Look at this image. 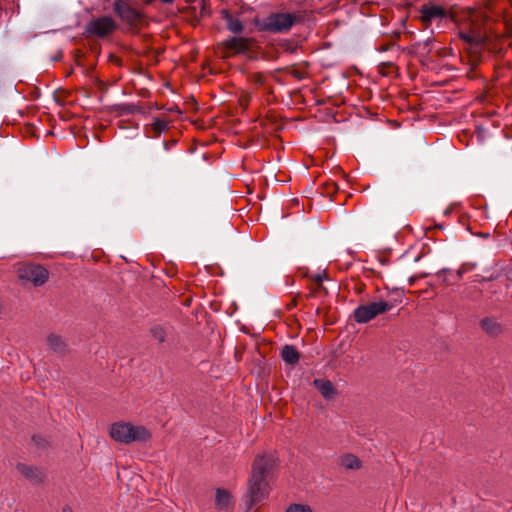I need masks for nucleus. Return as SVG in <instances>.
<instances>
[{
	"label": "nucleus",
	"mask_w": 512,
	"mask_h": 512,
	"mask_svg": "<svg viewBox=\"0 0 512 512\" xmlns=\"http://www.w3.org/2000/svg\"><path fill=\"white\" fill-rule=\"evenodd\" d=\"M326 278V274L318 273L315 276H313V280L320 286L323 282V280Z\"/></svg>",
	"instance_id": "5701e85b"
},
{
	"label": "nucleus",
	"mask_w": 512,
	"mask_h": 512,
	"mask_svg": "<svg viewBox=\"0 0 512 512\" xmlns=\"http://www.w3.org/2000/svg\"><path fill=\"white\" fill-rule=\"evenodd\" d=\"M62 512H73V510L71 509L70 506H65L63 507Z\"/></svg>",
	"instance_id": "a878e982"
},
{
	"label": "nucleus",
	"mask_w": 512,
	"mask_h": 512,
	"mask_svg": "<svg viewBox=\"0 0 512 512\" xmlns=\"http://www.w3.org/2000/svg\"><path fill=\"white\" fill-rule=\"evenodd\" d=\"M49 272L38 264H27L19 269V278L32 282L34 286H41L47 282Z\"/></svg>",
	"instance_id": "0eeeda50"
},
{
	"label": "nucleus",
	"mask_w": 512,
	"mask_h": 512,
	"mask_svg": "<svg viewBox=\"0 0 512 512\" xmlns=\"http://www.w3.org/2000/svg\"><path fill=\"white\" fill-rule=\"evenodd\" d=\"M168 128V122L166 120L155 118L152 123V129L155 131L156 135L159 136L162 132L166 131Z\"/></svg>",
	"instance_id": "4be33fe9"
},
{
	"label": "nucleus",
	"mask_w": 512,
	"mask_h": 512,
	"mask_svg": "<svg viewBox=\"0 0 512 512\" xmlns=\"http://www.w3.org/2000/svg\"><path fill=\"white\" fill-rule=\"evenodd\" d=\"M224 46L235 53H246L252 44L249 38L233 36L224 41Z\"/></svg>",
	"instance_id": "9d476101"
},
{
	"label": "nucleus",
	"mask_w": 512,
	"mask_h": 512,
	"mask_svg": "<svg viewBox=\"0 0 512 512\" xmlns=\"http://www.w3.org/2000/svg\"><path fill=\"white\" fill-rule=\"evenodd\" d=\"M394 305L387 301L370 302L368 304L359 305L353 311V318L357 323L364 324L378 315L391 310Z\"/></svg>",
	"instance_id": "20e7f679"
},
{
	"label": "nucleus",
	"mask_w": 512,
	"mask_h": 512,
	"mask_svg": "<svg viewBox=\"0 0 512 512\" xmlns=\"http://www.w3.org/2000/svg\"><path fill=\"white\" fill-rule=\"evenodd\" d=\"M221 17L226 22V28L233 34H240L244 30L243 22L236 16L232 15L229 10L223 9Z\"/></svg>",
	"instance_id": "ddd939ff"
},
{
	"label": "nucleus",
	"mask_w": 512,
	"mask_h": 512,
	"mask_svg": "<svg viewBox=\"0 0 512 512\" xmlns=\"http://www.w3.org/2000/svg\"><path fill=\"white\" fill-rule=\"evenodd\" d=\"M285 512H314L308 504L292 503L287 506Z\"/></svg>",
	"instance_id": "412c9836"
},
{
	"label": "nucleus",
	"mask_w": 512,
	"mask_h": 512,
	"mask_svg": "<svg viewBox=\"0 0 512 512\" xmlns=\"http://www.w3.org/2000/svg\"><path fill=\"white\" fill-rule=\"evenodd\" d=\"M150 333L154 340H156L159 343H164L166 341L167 337V330L162 325H154L150 329Z\"/></svg>",
	"instance_id": "aec40b11"
},
{
	"label": "nucleus",
	"mask_w": 512,
	"mask_h": 512,
	"mask_svg": "<svg viewBox=\"0 0 512 512\" xmlns=\"http://www.w3.org/2000/svg\"><path fill=\"white\" fill-rule=\"evenodd\" d=\"M49 347L57 353H63L66 347L64 340L57 335L51 334L47 338Z\"/></svg>",
	"instance_id": "6ab92c4d"
},
{
	"label": "nucleus",
	"mask_w": 512,
	"mask_h": 512,
	"mask_svg": "<svg viewBox=\"0 0 512 512\" xmlns=\"http://www.w3.org/2000/svg\"><path fill=\"white\" fill-rule=\"evenodd\" d=\"M313 384L325 399H331L335 395V389L331 381L315 379Z\"/></svg>",
	"instance_id": "dca6fc26"
},
{
	"label": "nucleus",
	"mask_w": 512,
	"mask_h": 512,
	"mask_svg": "<svg viewBox=\"0 0 512 512\" xmlns=\"http://www.w3.org/2000/svg\"><path fill=\"white\" fill-rule=\"evenodd\" d=\"M474 16H475V12H471L470 17H474Z\"/></svg>",
	"instance_id": "cd10ccee"
},
{
	"label": "nucleus",
	"mask_w": 512,
	"mask_h": 512,
	"mask_svg": "<svg viewBox=\"0 0 512 512\" xmlns=\"http://www.w3.org/2000/svg\"><path fill=\"white\" fill-rule=\"evenodd\" d=\"M420 19L427 26L433 19L447 17V11L439 5H423L420 9Z\"/></svg>",
	"instance_id": "6e6552de"
},
{
	"label": "nucleus",
	"mask_w": 512,
	"mask_h": 512,
	"mask_svg": "<svg viewBox=\"0 0 512 512\" xmlns=\"http://www.w3.org/2000/svg\"><path fill=\"white\" fill-rule=\"evenodd\" d=\"M281 357L287 364L295 365L300 359V353L293 345H285L281 350Z\"/></svg>",
	"instance_id": "f3484780"
},
{
	"label": "nucleus",
	"mask_w": 512,
	"mask_h": 512,
	"mask_svg": "<svg viewBox=\"0 0 512 512\" xmlns=\"http://www.w3.org/2000/svg\"><path fill=\"white\" fill-rule=\"evenodd\" d=\"M117 28L118 24L111 16H100L89 21L85 31L89 36L106 38L112 35Z\"/></svg>",
	"instance_id": "39448f33"
},
{
	"label": "nucleus",
	"mask_w": 512,
	"mask_h": 512,
	"mask_svg": "<svg viewBox=\"0 0 512 512\" xmlns=\"http://www.w3.org/2000/svg\"><path fill=\"white\" fill-rule=\"evenodd\" d=\"M109 435L114 441L123 444L146 442L151 439V433L146 427L124 421L113 423Z\"/></svg>",
	"instance_id": "7ed1b4c3"
},
{
	"label": "nucleus",
	"mask_w": 512,
	"mask_h": 512,
	"mask_svg": "<svg viewBox=\"0 0 512 512\" xmlns=\"http://www.w3.org/2000/svg\"><path fill=\"white\" fill-rule=\"evenodd\" d=\"M276 465L277 457L275 452H265L255 457L246 494V504L249 508L260 503L268 496V479Z\"/></svg>",
	"instance_id": "f257e3e1"
},
{
	"label": "nucleus",
	"mask_w": 512,
	"mask_h": 512,
	"mask_svg": "<svg viewBox=\"0 0 512 512\" xmlns=\"http://www.w3.org/2000/svg\"><path fill=\"white\" fill-rule=\"evenodd\" d=\"M463 274H465L464 268H459L455 272L450 269H443L436 274V277L441 280L443 284L450 286L457 284L461 280Z\"/></svg>",
	"instance_id": "f8f14e48"
},
{
	"label": "nucleus",
	"mask_w": 512,
	"mask_h": 512,
	"mask_svg": "<svg viewBox=\"0 0 512 512\" xmlns=\"http://www.w3.org/2000/svg\"><path fill=\"white\" fill-rule=\"evenodd\" d=\"M460 268H464L465 269V273H467V272L473 270L475 268V265L474 264H470V263H465Z\"/></svg>",
	"instance_id": "b1692460"
},
{
	"label": "nucleus",
	"mask_w": 512,
	"mask_h": 512,
	"mask_svg": "<svg viewBox=\"0 0 512 512\" xmlns=\"http://www.w3.org/2000/svg\"><path fill=\"white\" fill-rule=\"evenodd\" d=\"M340 465L347 470H358L362 463L354 454L346 453L340 457Z\"/></svg>",
	"instance_id": "a211bd4d"
},
{
	"label": "nucleus",
	"mask_w": 512,
	"mask_h": 512,
	"mask_svg": "<svg viewBox=\"0 0 512 512\" xmlns=\"http://www.w3.org/2000/svg\"><path fill=\"white\" fill-rule=\"evenodd\" d=\"M162 4H172L174 3L176 0H159Z\"/></svg>",
	"instance_id": "393cba45"
},
{
	"label": "nucleus",
	"mask_w": 512,
	"mask_h": 512,
	"mask_svg": "<svg viewBox=\"0 0 512 512\" xmlns=\"http://www.w3.org/2000/svg\"><path fill=\"white\" fill-rule=\"evenodd\" d=\"M459 37L471 46H481L484 42L485 35L482 33L478 24L472 23L468 31L460 30Z\"/></svg>",
	"instance_id": "1a4fd4ad"
},
{
	"label": "nucleus",
	"mask_w": 512,
	"mask_h": 512,
	"mask_svg": "<svg viewBox=\"0 0 512 512\" xmlns=\"http://www.w3.org/2000/svg\"><path fill=\"white\" fill-rule=\"evenodd\" d=\"M215 506L219 510H231L234 507L232 494L224 488L216 489Z\"/></svg>",
	"instance_id": "9b49d317"
},
{
	"label": "nucleus",
	"mask_w": 512,
	"mask_h": 512,
	"mask_svg": "<svg viewBox=\"0 0 512 512\" xmlns=\"http://www.w3.org/2000/svg\"><path fill=\"white\" fill-rule=\"evenodd\" d=\"M481 328L490 336H499L503 332L500 322L494 317H485L480 321Z\"/></svg>",
	"instance_id": "2eb2a0df"
},
{
	"label": "nucleus",
	"mask_w": 512,
	"mask_h": 512,
	"mask_svg": "<svg viewBox=\"0 0 512 512\" xmlns=\"http://www.w3.org/2000/svg\"><path fill=\"white\" fill-rule=\"evenodd\" d=\"M16 468L27 480L32 483H40L43 480L42 472L34 466L18 463Z\"/></svg>",
	"instance_id": "4468645a"
},
{
	"label": "nucleus",
	"mask_w": 512,
	"mask_h": 512,
	"mask_svg": "<svg viewBox=\"0 0 512 512\" xmlns=\"http://www.w3.org/2000/svg\"><path fill=\"white\" fill-rule=\"evenodd\" d=\"M297 21V16L289 12H272L264 18L259 16L253 18V24L259 32L271 34L287 33Z\"/></svg>",
	"instance_id": "f03ea898"
},
{
	"label": "nucleus",
	"mask_w": 512,
	"mask_h": 512,
	"mask_svg": "<svg viewBox=\"0 0 512 512\" xmlns=\"http://www.w3.org/2000/svg\"><path fill=\"white\" fill-rule=\"evenodd\" d=\"M153 0H146L145 3L146 4H150Z\"/></svg>",
	"instance_id": "bb28decb"
},
{
	"label": "nucleus",
	"mask_w": 512,
	"mask_h": 512,
	"mask_svg": "<svg viewBox=\"0 0 512 512\" xmlns=\"http://www.w3.org/2000/svg\"><path fill=\"white\" fill-rule=\"evenodd\" d=\"M113 9L124 23L131 26L136 25L142 18L141 12L129 0H116Z\"/></svg>",
	"instance_id": "423d86ee"
}]
</instances>
